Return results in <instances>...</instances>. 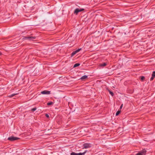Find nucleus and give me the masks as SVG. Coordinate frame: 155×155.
<instances>
[{"label": "nucleus", "instance_id": "obj_21", "mask_svg": "<svg viewBox=\"0 0 155 155\" xmlns=\"http://www.w3.org/2000/svg\"><path fill=\"white\" fill-rule=\"evenodd\" d=\"M123 104H122L120 107V109H122V108L123 107Z\"/></svg>", "mask_w": 155, "mask_h": 155}, {"label": "nucleus", "instance_id": "obj_11", "mask_svg": "<svg viewBox=\"0 0 155 155\" xmlns=\"http://www.w3.org/2000/svg\"><path fill=\"white\" fill-rule=\"evenodd\" d=\"M17 94H13L10 95L9 97H12L13 96H14L15 95Z\"/></svg>", "mask_w": 155, "mask_h": 155}, {"label": "nucleus", "instance_id": "obj_17", "mask_svg": "<svg viewBox=\"0 0 155 155\" xmlns=\"http://www.w3.org/2000/svg\"><path fill=\"white\" fill-rule=\"evenodd\" d=\"M81 50V48H79L76 50H75V51L77 53L78 52H79Z\"/></svg>", "mask_w": 155, "mask_h": 155}, {"label": "nucleus", "instance_id": "obj_18", "mask_svg": "<svg viewBox=\"0 0 155 155\" xmlns=\"http://www.w3.org/2000/svg\"><path fill=\"white\" fill-rule=\"evenodd\" d=\"M142 81H143L144 80L145 77L144 76H141L140 77Z\"/></svg>", "mask_w": 155, "mask_h": 155}, {"label": "nucleus", "instance_id": "obj_12", "mask_svg": "<svg viewBox=\"0 0 155 155\" xmlns=\"http://www.w3.org/2000/svg\"><path fill=\"white\" fill-rule=\"evenodd\" d=\"M85 153V152L83 153H77V155H84Z\"/></svg>", "mask_w": 155, "mask_h": 155}, {"label": "nucleus", "instance_id": "obj_22", "mask_svg": "<svg viewBox=\"0 0 155 155\" xmlns=\"http://www.w3.org/2000/svg\"><path fill=\"white\" fill-rule=\"evenodd\" d=\"M154 77H153V76H152L151 78H150L151 80H152L153 79Z\"/></svg>", "mask_w": 155, "mask_h": 155}, {"label": "nucleus", "instance_id": "obj_20", "mask_svg": "<svg viewBox=\"0 0 155 155\" xmlns=\"http://www.w3.org/2000/svg\"><path fill=\"white\" fill-rule=\"evenodd\" d=\"M120 112V110H118L117 111V115H118Z\"/></svg>", "mask_w": 155, "mask_h": 155}, {"label": "nucleus", "instance_id": "obj_2", "mask_svg": "<svg viewBox=\"0 0 155 155\" xmlns=\"http://www.w3.org/2000/svg\"><path fill=\"white\" fill-rule=\"evenodd\" d=\"M146 152V150L145 149H144L142 151L139 152L135 155H144L145 154Z\"/></svg>", "mask_w": 155, "mask_h": 155}, {"label": "nucleus", "instance_id": "obj_8", "mask_svg": "<svg viewBox=\"0 0 155 155\" xmlns=\"http://www.w3.org/2000/svg\"><path fill=\"white\" fill-rule=\"evenodd\" d=\"M87 76L84 75L82 76L81 78L80 79L81 80H84L87 78Z\"/></svg>", "mask_w": 155, "mask_h": 155}, {"label": "nucleus", "instance_id": "obj_13", "mask_svg": "<svg viewBox=\"0 0 155 155\" xmlns=\"http://www.w3.org/2000/svg\"><path fill=\"white\" fill-rule=\"evenodd\" d=\"M108 91H109V92L110 94H111L112 96H113L114 95V94H113V92H112V91H111L110 90H109Z\"/></svg>", "mask_w": 155, "mask_h": 155}, {"label": "nucleus", "instance_id": "obj_16", "mask_svg": "<svg viewBox=\"0 0 155 155\" xmlns=\"http://www.w3.org/2000/svg\"><path fill=\"white\" fill-rule=\"evenodd\" d=\"M152 76L153 77H155V71H153L152 74Z\"/></svg>", "mask_w": 155, "mask_h": 155}, {"label": "nucleus", "instance_id": "obj_9", "mask_svg": "<svg viewBox=\"0 0 155 155\" xmlns=\"http://www.w3.org/2000/svg\"><path fill=\"white\" fill-rule=\"evenodd\" d=\"M80 65V64L79 63L75 64L74 65V67L75 68L79 66Z\"/></svg>", "mask_w": 155, "mask_h": 155}, {"label": "nucleus", "instance_id": "obj_1", "mask_svg": "<svg viewBox=\"0 0 155 155\" xmlns=\"http://www.w3.org/2000/svg\"><path fill=\"white\" fill-rule=\"evenodd\" d=\"M92 146L91 144V143H84L83 145L84 147L82 149H87L91 147Z\"/></svg>", "mask_w": 155, "mask_h": 155}, {"label": "nucleus", "instance_id": "obj_3", "mask_svg": "<svg viewBox=\"0 0 155 155\" xmlns=\"http://www.w3.org/2000/svg\"><path fill=\"white\" fill-rule=\"evenodd\" d=\"M84 10V9L83 8L79 9L78 8H77L75 10L74 13L77 15L79 12L83 11Z\"/></svg>", "mask_w": 155, "mask_h": 155}, {"label": "nucleus", "instance_id": "obj_15", "mask_svg": "<svg viewBox=\"0 0 155 155\" xmlns=\"http://www.w3.org/2000/svg\"><path fill=\"white\" fill-rule=\"evenodd\" d=\"M53 104V103L52 102H50L47 103V104L48 105H50Z\"/></svg>", "mask_w": 155, "mask_h": 155}, {"label": "nucleus", "instance_id": "obj_10", "mask_svg": "<svg viewBox=\"0 0 155 155\" xmlns=\"http://www.w3.org/2000/svg\"><path fill=\"white\" fill-rule=\"evenodd\" d=\"M76 53H77L75 51H73V52L71 54V56H73Z\"/></svg>", "mask_w": 155, "mask_h": 155}, {"label": "nucleus", "instance_id": "obj_19", "mask_svg": "<svg viewBox=\"0 0 155 155\" xmlns=\"http://www.w3.org/2000/svg\"><path fill=\"white\" fill-rule=\"evenodd\" d=\"M37 109V108L36 107H34L33 108H32L31 110L33 111H34L36 110Z\"/></svg>", "mask_w": 155, "mask_h": 155}, {"label": "nucleus", "instance_id": "obj_4", "mask_svg": "<svg viewBox=\"0 0 155 155\" xmlns=\"http://www.w3.org/2000/svg\"><path fill=\"white\" fill-rule=\"evenodd\" d=\"M18 139H19L18 138L13 136L10 137L8 138V140L11 141L17 140Z\"/></svg>", "mask_w": 155, "mask_h": 155}, {"label": "nucleus", "instance_id": "obj_14", "mask_svg": "<svg viewBox=\"0 0 155 155\" xmlns=\"http://www.w3.org/2000/svg\"><path fill=\"white\" fill-rule=\"evenodd\" d=\"M71 155H77V153L75 152H72L71 153Z\"/></svg>", "mask_w": 155, "mask_h": 155}, {"label": "nucleus", "instance_id": "obj_7", "mask_svg": "<svg viewBox=\"0 0 155 155\" xmlns=\"http://www.w3.org/2000/svg\"><path fill=\"white\" fill-rule=\"evenodd\" d=\"M107 64V62L104 63L100 64V66L104 67L106 66Z\"/></svg>", "mask_w": 155, "mask_h": 155}, {"label": "nucleus", "instance_id": "obj_23", "mask_svg": "<svg viewBox=\"0 0 155 155\" xmlns=\"http://www.w3.org/2000/svg\"><path fill=\"white\" fill-rule=\"evenodd\" d=\"M45 116H46V117H49V115L48 114H46Z\"/></svg>", "mask_w": 155, "mask_h": 155}, {"label": "nucleus", "instance_id": "obj_5", "mask_svg": "<svg viewBox=\"0 0 155 155\" xmlns=\"http://www.w3.org/2000/svg\"><path fill=\"white\" fill-rule=\"evenodd\" d=\"M41 93L43 94H50V91L45 90L42 91Z\"/></svg>", "mask_w": 155, "mask_h": 155}, {"label": "nucleus", "instance_id": "obj_6", "mask_svg": "<svg viewBox=\"0 0 155 155\" xmlns=\"http://www.w3.org/2000/svg\"><path fill=\"white\" fill-rule=\"evenodd\" d=\"M26 38L30 40H33L36 38L35 37H26Z\"/></svg>", "mask_w": 155, "mask_h": 155}, {"label": "nucleus", "instance_id": "obj_24", "mask_svg": "<svg viewBox=\"0 0 155 155\" xmlns=\"http://www.w3.org/2000/svg\"><path fill=\"white\" fill-rule=\"evenodd\" d=\"M1 53H0V55H1Z\"/></svg>", "mask_w": 155, "mask_h": 155}]
</instances>
